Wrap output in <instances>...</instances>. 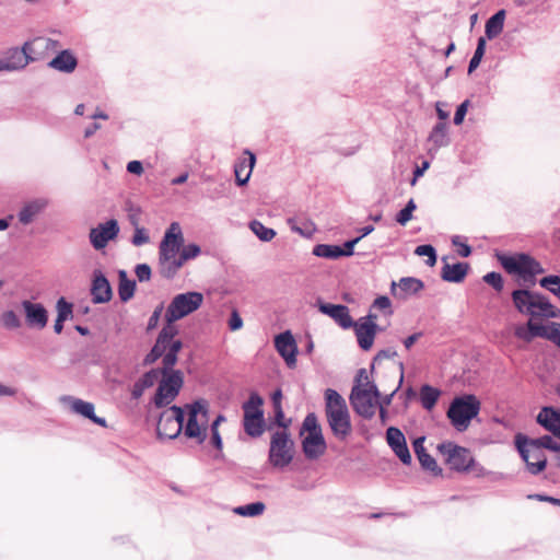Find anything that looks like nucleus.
<instances>
[{"label": "nucleus", "mask_w": 560, "mask_h": 560, "mask_svg": "<svg viewBox=\"0 0 560 560\" xmlns=\"http://www.w3.org/2000/svg\"><path fill=\"white\" fill-rule=\"evenodd\" d=\"M481 404L472 394L456 396L448 406L446 416L451 424L458 431L464 432L470 425L480 411Z\"/></svg>", "instance_id": "1"}, {"label": "nucleus", "mask_w": 560, "mask_h": 560, "mask_svg": "<svg viewBox=\"0 0 560 560\" xmlns=\"http://www.w3.org/2000/svg\"><path fill=\"white\" fill-rule=\"evenodd\" d=\"M498 259L506 272L517 275L530 284H535L536 276L545 271L540 262L526 253L517 255L502 254L498 255Z\"/></svg>", "instance_id": "2"}, {"label": "nucleus", "mask_w": 560, "mask_h": 560, "mask_svg": "<svg viewBox=\"0 0 560 560\" xmlns=\"http://www.w3.org/2000/svg\"><path fill=\"white\" fill-rule=\"evenodd\" d=\"M184 244V236L177 222L171 223L166 230L159 248L160 273L165 279H173L175 276L167 275V268L172 267V261L177 260V254Z\"/></svg>", "instance_id": "3"}, {"label": "nucleus", "mask_w": 560, "mask_h": 560, "mask_svg": "<svg viewBox=\"0 0 560 560\" xmlns=\"http://www.w3.org/2000/svg\"><path fill=\"white\" fill-rule=\"evenodd\" d=\"M438 451L446 456V463L452 470L457 472L474 471L476 476L483 475L485 468L476 463L468 448L445 441L438 445Z\"/></svg>", "instance_id": "4"}, {"label": "nucleus", "mask_w": 560, "mask_h": 560, "mask_svg": "<svg viewBox=\"0 0 560 560\" xmlns=\"http://www.w3.org/2000/svg\"><path fill=\"white\" fill-rule=\"evenodd\" d=\"M295 454V444L289 431L277 430L271 434L268 462L273 468L289 466Z\"/></svg>", "instance_id": "5"}, {"label": "nucleus", "mask_w": 560, "mask_h": 560, "mask_svg": "<svg viewBox=\"0 0 560 560\" xmlns=\"http://www.w3.org/2000/svg\"><path fill=\"white\" fill-rule=\"evenodd\" d=\"M203 302V295L197 291H189L175 295L168 304L164 318L171 322H177L195 311H197Z\"/></svg>", "instance_id": "6"}, {"label": "nucleus", "mask_w": 560, "mask_h": 560, "mask_svg": "<svg viewBox=\"0 0 560 560\" xmlns=\"http://www.w3.org/2000/svg\"><path fill=\"white\" fill-rule=\"evenodd\" d=\"M161 375L162 380L160 381L152 399V402L156 408H164L168 406L178 396L184 384V375L182 371Z\"/></svg>", "instance_id": "7"}, {"label": "nucleus", "mask_w": 560, "mask_h": 560, "mask_svg": "<svg viewBox=\"0 0 560 560\" xmlns=\"http://www.w3.org/2000/svg\"><path fill=\"white\" fill-rule=\"evenodd\" d=\"M33 46L31 42H25L23 46L9 48L0 58L1 71H19L24 69L34 59L31 57Z\"/></svg>", "instance_id": "8"}, {"label": "nucleus", "mask_w": 560, "mask_h": 560, "mask_svg": "<svg viewBox=\"0 0 560 560\" xmlns=\"http://www.w3.org/2000/svg\"><path fill=\"white\" fill-rule=\"evenodd\" d=\"M119 231L118 221L116 219H109L90 230V243L95 250H101L118 236Z\"/></svg>", "instance_id": "9"}, {"label": "nucleus", "mask_w": 560, "mask_h": 560, "mask_svg": "<svg viewBox=\"0 0 560 560\" xmlns=\"http://www.w3.org/2000/svg\"><path fill=\"white\" fill-rule=\"evenodd\" d=\"M349 400L352 409L363 419L371 420L375 416L378 401L361 392L360 385H353Z\"/></svg>", "instance_id": "10"}, {"label": "nucleus", "mask_w": 560, "mask_h": 560, "mask_svg": "<svg viewBox=\"0 0 560 560\" xmlns=\"http://www.w3.org/2000/svg\"><path fill=\"white\" fill-rule=\"evenodd\" d=\"M275 348L289 368H295L298 346L290 330L280 332L275 337Z\"/></svg>", "instance_id": "11"}, {"label": "nucleus", "mask_w": 560, "mask_h": 560, "mask_svg": "<svg viewBox=\"0 0 560 560\" xmlns=\"http://www.w3.org/2000/svg\"><path fill=\"white\" fill-rule=\"evenodd\" d=\"M316 306L322 314L332 318L342 329H350L354 325L348 306L343 304L326 303L318 299Z\"/></svg>", "instance_id": "12"}, {"label": "nucleus", "mask_w": 560, "mask_h": 560, "mask_svg": "<svg viewBox=\"0 0 560 560\" xmlns=\"http://www.w3.org/2000/svg\"><path fill=\"white\" fill-rule=\"evenodd\" d=\"M90 293L94 304H104L112 300L113 290L104 272L95 269L92 275Z\"/></svg>", "instance_id": "13"}, {"label": "nucleus", "mask_w": 560, "mask_h": 560, "mask_svg": "<svg viewBox=\"0 0 560 560\" xmlns=\"http://www.w3.org/2000/svg\"><path fill=\"white\" fill-rule=\"evenodd\" d=\"M325 415L332 434L341 441L346 440L352 431L349 410H336Z\"/></svg>", "instance_id": "14"}, {"label": "nucleus", "mask_w": 560, "mask_h": 560, "mask_svg": "<svg viewBox=\"0 0 560 560\" xmlns=\"http://www.w3.org/2000/svg\"><path fill=\"white\" fill-rule=\"evenodd\" d=\"M25 320L30 327L43 329L48 323V312L42 303H33L28 300H24L21 303Z\"/></svg>", "instance_id": "15"}, {"label": "nucleus", "mask_w": 560, "mask_h": 560, "mask_svg": "<svg viewBox=\"0 0 560 560\" xmlns=\"http://www.w3.org/2000/svg\"><path fill=\"white\" fill-rule=\"evenodd\" d=\"M524 450H526L524 453L526 456L521 458L525 462L528 472L534 476L539 475L547 467V457L542 448H536L535 445L526 443Z\"/></svg>", "instance_id": "16"}, {"label": "nucleus", "mask_w": 560, "mask_h": 560, "mask_svg": "<svg viewBox=\"0 0 560 560\" xmlns=\"http://www.w3.org/2000/svg\"><path fill=\"white\" fill-rule=\"evenodd\" d=\"M535 295L536 291H532L529 289H515L511 293V299L518 313L536 317L534 304Z\"/></svg>", "instance_id": "17"}, {"label": "nucleus", "mask_w": 560, "mask_h": 560, "mask_svg": "<svg viewBox=\"0 0 560 560\" xmlns=\"http://www.w3.org/2000/svg\"><path fill=\"white\" fill-rule=\"evenodd\" d=\"M244 155L237 159L234 164L235 183L237 186H245L252 175L253 168L256 164V155L248 149L244 150Z\"/></svg>", "instance_id": "18"}, {"label": "nucleus", "mask_w": 560, "mask_h": 560, "mask_svg": "<svg viewBox=\"0 0 560 560\" xmlns=\"http://www.w3.org/2000/svg\"><path fill=\"white\" fill-rule=\"evenodd\" d=\"M425 436H418L413 440L412 446L415 454L421 467L430 471L433 476H441L442 468L438 465L436 460L427 452L424 447Z\"/></svg>", "instance_id": "19"}, {"label": "nucleus", "mask_w": 560, "mask_h": 560, "mask_svg": "<svg viewBox=\"0 0 560 560\" xmlns=\"http://www.w3.org/2000/svg\"><path fill=\"white\" fill-rule=\"evenodd\" d=\"M442 261L444 262L441 269L443 281L450 283H460L464 281L470 268L468 262L458 261L451 265L446 262V257H443Z\"/></svg>", "instance_id": "20"}, {"label": "nucleus", "mask_w": 560, "mask_h": 560, "mask_svg": "<svg viewBox=\"0 0 560 560\" xmlns=\"http://www.w3.org/2000/svg\"><path fill=\"white\" fill-rule=\"evenodd\" d=\"M326 448L327 444L323 433L307 434L302 440V451L304 456L310 460H314L320 457L326 452Z\"/></svg>", "instance_id": "21"}, {"label": "nucleus", "mask_w": 560, "mask_h": 560, "mask_svg": "<svg viewBox=\"0 0 560 560\" xmlns=\"http://www.w3.org/2000/svg\"><path fill=\"white\" fill-rule=\"evenodd\" d=\"M351 328L354 329L359 347L364 351L370 350L377 334V324H363L357 320Z\"/></svg>", "instance_id": "22"}, {"label": "nucleus", "mask_w": 560, "mask_h": 560, "mask_svg": "<svg viewBox=\"0 0 560 560\" xmlns=\"http://www.w3.org/2000/svg\"><path fill=\"white\" fill-rule=\"evenodd\" d=\"M77 66L78 58L70 49L61 50L48 62V67L62 73H72Z\"/></svg>", "instance_id": "23"}, {"label": "nucleus", "mask_w": 560, "mask_h": 560, "mask_svg": "<svg viewBox=\"0 0 560 560\" xmlns=\"http://www.w3.org/2000/svg\"><path fill=\"white\" fill-rule=\"evenodd\" d=\"M48 202L44 198H37L26 202L18 213L19 221L27 225L33 222L36 215H38L46 207Z\"/></svg>", "instance_id": "24"}, {"label": "nucleus", "mask_w": 560, "mask_h": 560, "mask_svg": "<svg viewBox=\"0 0 560 560\" xmlns=\"http://www.w3.org/2000/svg\"><path fill=\"white\" fill-rule=\"evenodd\" d=\"M266 422L264 413H244L243 428L247 435L250 438H259L265 431Z\"/></svg>", "instance_id": "25"}, {"label": "nucleus", "mask_w": 560, "mask_h": 560, "mask_svg": "<svg viewBox=\"0 0 560 560\" xmlns=\"http://www.w3.org/2000/svg\"><path fill=\"white\" fill-rule=\"evenodd\" d=\"M553 438L551 435H542L540 438L532 439L528 438L526 434L517 433L514 438V444L515 447L520 454V456H526L523 453H526V450H524V446L526 443H529L530 445H535L536 448H548L549 445L553 442Z\"/></svg>", "instance_id": "26"}, {"label": "nucleus", "mask_w": 560, "mask_h": 560, "mask_svg": "<svg viewBox=\"0 0 560 560\" xmlns=\"http://www.w3.org/2000/svg\"><path fill=\"white\" fill-rule=\"evenodd\" d=\"M535 314L536 317L545 318H559L560 310L556 307L546 296L540 292H536L535 295Z\"/></svg>", "instance_id": "27"}, {"label": "nucleus", "mask_w": 560, "mask_h": 560, "mask_svg": "<svg viewBox=\"0 0 560 560\" xmlns=\"http://www.w3.org/2000/svg\"><path fill=\"white\" fill-rule=\"evenodd\" d=\"M201 253V248L199 245L191 243L187 244L183 247L182 252L179 253V256L177 260L172 261V267L167 268V275L170 276H176L177 271L183 267V265L196 257H198Z\"/></svg>", "instance_id": "28"}, {"label": "nucleus", "mask_w": 560, "mask_h": 560, "mask_svg": "<svg viewBox=\"0 0 560 560\" xmlns=\"http://www.w3.org/2000/svg\"><path fill=\"white\" fill-rule=\"evenodd\" d=\"M536 422L545 430L552 432L560 423V410L551 406H545L538 412Z\"/></svg>", "instance_id": "29"}, {"label": "nucleus", "mask_w": 560, "mask_h": 560, "mask_svg": "<svg viewBox=\"0 0 560 560\" xmlns=\"http://www.w3.org/2000/svg\"><path fill=\"white\" fill-rule=\"evenodd\" d=\"M506 12L504 9L498 10L493 15H491L486 21L485 34L488 39H493L498 37L504 27Z\"/></svg>", "instance_id": "30"}, {"label": "nucleus", "mask_w": 560, "mask_h": 560, "mask_svg": "<svg viewBox=\"0 0 560 560\" xmlns=\"http://www.w3.org/2000/svg\"><path fill=\"white\" fill-rule=\"evenodd\" d=\"M514 334L518 339L529 342L536 337H539V338L544 337L545 325L534 323L532 319H529L526 324V327H523V326L516 327Z\"/></svg>", "instance_id": "31"}, {"label": "nucleus", "mask_w": 560, "mask_h": 560, "mask_svg": "<svg viewBox=\"0 0 560 560\" xmlns=\"http://www.w3.org/2000/svg\"><path fill=\"white\" fill-rule=\"evenodd\" d=\"M136 280H131L128 278V275L125 270H119L118 272V295L121 302L126 303L131 300L135 295L136 291Z\"/></svg>", "instance_id": "32"}, {"label": "nucleus", "mask_w": 560, "mask_h": 560, "mask_svg": "<svg viewBox=\"0 0 560 560\" xmlns=\"http://www.w3.org/2000/svg\"><path fill=\"white\" fill-rule=\"evenodd\" d=\"M61 399L69 404L74 413H78L89 420L91 417H94L95 407L92 402L72 396H63Z\"/></svg>", "instance_id": "33"}, {"label": "nucleus", "mask_w": 560, "mask_h": 560, "mask_svg": "<svg viewBox=\"0 0 560 560\" xmlns=\"http://www.w3.org/2000/svg\"><path fill=\"white\" fill-rule=\"evenodd\" d=\"M168 420H172L171 412L167 410H164L161 412L160 418L156 423V433L160 439H168L174 440L176 439L180 432L176 429H173L175 432H172V424L168 422Z\"/></svg>", "instance_id": "34"}, {"label": "nucleus", "mask_w": 560, "mask_h": 560, "mask_svg": "<svg viewBox=\"0 0 560 560\" xmlns=\"http://www.w3.org/2000/svg\"><path fill=\"white\" fill-rule=\"evenodd\" d=\"M429 141L438 148L447 147L450 144L448 128L445 121H439L434 125L429 135Z\"/></svg>", "instance_id": "35"}, {"label": "nucleus", "mask_w": 560, "mask_h": 560, "mask_svg": "<svg viewBox=\"0 0 560 560\" xmlns=\"http://www.w3.org/2000/svg\"><path fill=\"white\" fill-rule=\"evenodd\" d=\"M325 413L331 411L347 410L348 406L345 398L335 389L327 388L325 390Z\"/></svg>", "instance_id": "36"}, {"label": "nucleus", "mask_w": 560, "mask_h": 560, "mask_svg": "<svg viewBox=\"0 0 560 560\" xmlns=\"http://www.w3.org/2000/svg\"><path fill=\"white\" fill-rule=\"evenodd\" d=\"M441 396V390L429 384L420 387V402L425 410H432Z\"/></svg>", "instance_id": "37"}, {"label": "nucleus", "mask_w": 560, "mask_h": 560, "mask_svg": "<svg viewBox=\"0 0 560 560\" xmlns=\"http://www.w3.org/2000/svg\"><path fill=\"white\" fill-rule=\"evenodd\" d=\"M399 298H405L406 295L417 294L424 288V283L422 280L415 277H404L399 280Z\"/></svg>", "instance_id": "38"}, {"label": "nucleus", "mask_w": 560, "mask_h": 560, "mask_svg": "<svg viewBox=\"0 0 560 560\" xmlns=\"http://www.w3.org/2000/svg\"><path fill=\"white\" fill-rule=\"evenodd\" d=\"M184 434L188 439H196L198 444H202L207 439V428L198 423V419H187Z\"/></svg>", "instance_id": "39"}, {"label": "nucleus", "mask_w": 560, "mask_h": 560, "mask_svg": "<svg viewBox=\"0 0 560 560\" xmlns=\"http://www.w3.org/2000/svg\"><path fill=\"white\" fill-rule=\"evenodd\" d=\"M340 245L335 244H317L313 247L312 254L316 257L326 259H339L340 257Z\"/></svg>", "instance_id": "40"}, {"label": "nucleus", "mask_w": 560, "mask_h": 560, "mask_svg": "<svg viewBox=\"0 0 560 560\" xmlns=\"http://www.w3.org/2000/svg\"><path fill=\"white\" fill-rule=\"evenodd\" d=\"M265 510V503L261 501H256L235 508L234 513L244 517H255L261 515Z\"/></svg>", "instance_id": "41"}, {"label": "nucleus", "mask_w": 560, "mask_h": 560, "mask_svg": "<svg viewBox=\"0 0 560 560\" xmlns=\"http://www.w3.org/2000/svg\"><path fill=\"white\" fill-rule=\"evenodd\" d=\"M252 232L262 242H270L276 236V231L271 228L264 225L258 220H253L249 223Z\"/></svg>", "instance_id": "42"}, {"label": "nucleus", "mask_w": 560, "mask_h": 560, "mask_svg": "<svg viewBox=\"0 0 560 560\" xmlns=\"http://www.w3.org/2000/svg\"><path fill=\"white\" fill-rule=\"evenodd\" d=\"M264 399L257 392H252L248 399L243 404V412L246 413H264Z\"/></svg>", "instance_id": "43"}, {"label": "nucleus", "mask_w": 560, "mask_h": 560, "mask_svg": "<svg viewBox=\"0 0 560 560\" xmlns=\"http://www.w3.org/2000/svg\"><path fill=\"white\" fill-rule=\"evenodd\" d=\"M487 40L485 37H479L477 40V47L475 49V52L469 61L468 65V74L472 73L480 65L485 51H486Z\"/></svg>", "instance_id": "44"}, {"label": "nucleus", "mask_w": 560, "mask_h": 560, "mask_svg": "<svg viewBox=\"0 0 560 560\" xmlns=\"http://www.w3.org/2000/svg\"><path fill=\"white\" fill-rule=\"evenodd\" d=\"M304 432H307V434H322V427L318 423L317 416L314 412H310L306 415L302 422V427L300 430V435H302Z\"/></svg>", "instance_id": "45"}, {"label": "nucleus", "mask_w": 560, "mask_h": 560, "mask_svg": "<svg viewBox=\"0 0 560 560\" xmlns=\"http://www.w3.org/2000/svg\"><path fill=\"white\" fill-rule=\"evenodd\" d=\"M539 285L560 299V276L549 275L539 279Z\"/></svg>", "instance_id": "46"}, {"label": "nucleus", "mask_w": 560, "mask_h": 560, "mask_svg": "<svg viewBox=\"0 0 560 560\" xmlns=\"http://www.w3.org/2000/svg\"><path fill=\"white\" fill-rule=\"evenodd\" d=\"M386 440L389 447L393 450H396V447L407 443L406 438L400 429L396 427H389L386 430Z\"/></svg>", "instance_id": "47"}, {"label": "nucleus", "mask_w": 560, "mask_h": 560, "mask_svg": "<svg viewBox=\"0 0 560 560\" xmlns=\"http://www.w3.org/2000/svg\"><path fill=\"white\" fill-rule=\"evenodd\" d=\"M167 411L171 412L172 420H168V422H171L172 429L177 428V430L182 433L184 421H185L184 409L177 405H173L170 407V409ZM171 431L175 432L174 430H171Z\"/></svg>", "instance_id": "48"}, {"label": "nucleus", "mask_w": 560, "mask_h": 560, "mask_svg": "<svg viewBox=\"0 0 560 560\" xmlns=\"http://www.w3.org/2000/svg\"><path fill=\"white\" fill-rule=\"evenodd\" d=\"M415 254L421 257L425 256L428 258L425 262L430 267H433L436 264V249L431 244H423L417 246L415 249Z\"/></svg>", "instance_id": "49"}, {"label": "nucleus", "mask_w": 560, "mask_h": 560, "mask_svg": "<svg viewBox=\"0 0 560 560\" xmlns=\"http://www.w3.org/2000/svg\"><path fill=\"white\" fill-rule=\"evenodd\" d=\"M57 317L68 320L73 315V304L68 302L63 296L58 299L56 303Z\"/></svg>", "instance_id": "50"}, {"label": "nucleus", "mask_w": 560, "mask_h": 560, "mask_svg": "<svg viewBox=\"0 0 560 560\" xmlns=\"http://www.w3.org/2000/svg\"><path fill=\"white\" fill-rule=\"evenodd\" d=\"M542 338L560 348V323L550 322L548 326H545V335Z\"/></svg>", "instance_id": "51"}, {"label": "nucleus", "mask_w": 560, "mask_h": 560, "mask_svg": "<svg viewBox=\"0 0 560 560\" xmlns=\"http://www.w3.org/2000/svg\"><path fill=\"white\" fill-rule=\"evenodd\" d=\"M177 361L178 354L166 350L162 358V368L160 369L161 374H170L176 372L177 370H174V366L176 365Z\"/></svg>", "instance_id": "52"}, {"label": "nucleus", "mask_w": 560, "mask_h": 560, "mask_svg": "<svg viewBox=\"0 0 560 560\" xmlns=\"http://www.w3.org/2000/svg\"><path fill=\"white\" fill-rule=\"evenodd\" d=\"M0 322L8 329H18L21 327V320L14 311H5L2 313Z\"/></svg>", "instance_id": "53"}, {"label": "nucleus", "mask_w": 560, "mask_h": 560, "mask_svg": "<svg viewBox=\"0 0 560 560\" xmlns=\"http://www.w3.org/2000/svg\"><path fill=\"white\" fill-rule=\"evenodd\" d=\"M178 334V329L175 326V322H171L167 318H165V325L160 330L158 337L161 339V341L170 342L172 339H175V336Z\"/></svg>", "instance_id": "54"}, {"label": "nucleus", "mask_w": 560, "mask_h": 560, "mask_svg": "<svg viewBox=\"0 0 560 560\" xmlns=\"http://www.w3.org/2000/svg\"><path fill=\"white\" fill-rule=\"evenodd\" d=\"M482 280L487 284L492 287L497 292L502 291V289L504 287L503 277L500 272H497V271H490V272L486 273L483 276Z\"/></svg>", "instance_id": "55"}, {"label": "nucleus", "mask_w": 560, "mask_h": 560, "mask_svg": "<svg viewBox=\"0 0 560 560\" xmlns=\"http://www.w3.org/2000/svg\"><path fill=\"white\" fill-rule=\"evenodd\" d=\"M186 407L188 409L189 419H198L199 413H202L203 416H207L208 413L207 404L205 400H196L191 404H188Z\"/></svg>", "instance_id": "56"}, {"label": "nucleus", "mask_w": 560, "mask_h": 560, "mask_svg": "<svg viewBox=\"0 0 560 560\" xmlns=\"http://www.w3.org/2000/svg\"><path fill=\"white\" fill-rule=\"evenodd\" d=\"M371 308L383 311L385 315H393L392 302L387 295L377 296L371 305Z\"/></svg>", "instance_id": "57"}, {"label": "nucleus", "mask_w": 560, "mask_h": 560, "mask_svg": "<svg viewBox=\"0 0 560 560\" xmlns=\"http://www.w3.org/2000/svg\"><path fill=\"white\" fill-rule=\"evenodd\" d=\"M161 374V371L160 369H151L150 371L145 372L139 380L138 382L147 389V388H150L152 387L159 375Z\"/></svg>", "instance_id": "58"}, {"label": "nucleus", "mask_w": 560, "mask_h": 560, "mask_svg": "<svg viewBox=\"0 0 560 560\" xmlns=\"http://www.w3.org/2000/svg\"><path fill=\"white\" fill-rule=\"evenodd\" d=\"M288 224L293 232L299 233L304 237H311L315 231V225L313 223H306L304 228H300L295 224V220L291 218L288 219Z\"/></svg>", "instance_id": "59"}, {"label": "nucleus", "mask_w": 560, "mask_h": 560, "mask_svg": "<svg viewBox=\"0 0 560 560\" xmlns=\"http://www.w3.org/2000/svg\"><path fill=\"white\" fill-rule=\"evenodd\" d=\"M150 236L144 228L136 226L131 243L135 246H142L149 243Z\"/></svg>", "instance_id": "60"}, {"label": "nucleus", "mask_w": 560, "mask_h": 560, "mask_svg": "<svg viewBox=\"0 0 560 560\" xmlns=\"http://www.w3.org/2000/svg\"><path fill=\"white\" fill-rule=\"evenodd\" d=\"M275 411V424H277L281 430L289 431V427L291 424V419H285L282 406L273 408Z\"/></svg>", "instance_id": "61"}, {"label": "nucleus", "mask_w": 560, "mask_h": 560, "mask_svg": "<svg viewBox=\"0 0 560 560\" xmlns=\"http://www.w3.org/2000/svg\"><path fill=\"white\" fill-rule=\"evenodd\" d=\"M470 105L469 100H465L463 103H460L454 114L453 122L456 126H459L463 124L465 116L467 114L468 107Z\"/></svg>", "instance_id": "62"}, {"label": "nucleus", "mask_w": 560, "mask_h": 560, "mask_svg": "<svg viewBox=\"0 0 560 560\" xmlns=\"http://www.w3.org/2000/svg\"><path fill=\"white\" fill-rule=\"evenodd\" d=\"M136 276L140 282H145L151 279L152 270L148 264H139L135 268Z\"/></svg>", "instance_id": "63"}, {"label": "nucleus", "mask_w": 560, "mask_h": 560, "mask_svg": "<svg viewBox=\"0 0 560 560\" xmlns=\"http://www.w3.org/2000/svg\"><path fill=\"white\" fill-rule=\"evenodd\" d=\"M395 455L400 459V462L404 465H410L412 462L411 454L409 452L407 443L396 447V450H393Z\"/></svg>", "instance_id": "64"}]
</instances>
